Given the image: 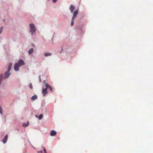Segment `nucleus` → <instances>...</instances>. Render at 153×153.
Listing matches in <instances>:
<instances>
[{"label": "nucleus", "instance_id": "1", "mask_svg": "<svg viewBox=\"0 0 153 153\" xmlns=\"http://www.w3.org/2000/svg\"><path fill=\"white\" fill-rule=\"evenodd\" d=\"M30 32L31 35H33L36 33V29L35 25L31 23L29 25Z\"/></svg>", "mask_w": 153, "mask_h": 153}, {"label": "nucleus", "instance_id": "2", "mask_svg": "<svg viewBox=\"0 0 153 153\" xmlns=\"http://www.w3.org/2000/svg\"><path fill=\"white\" fill-rule=\"evenodd\" d=\"M78 11H79L78 9L76 10L73 13L71 23V26H73L74 25V18L77 17V15L78 14Z\"/></svg>", "mask_w": 153, "mask_h": 153}, {"label": "nucleus", "instance_id": "3", "mask_svg": "<svg viewBox=\"0 0 153 153\" xmlns=\"http://www.w3.org/2000/svg\"><path fill=\"white\" fill-rule=\"evenodd\" d=\"M20 66H22L25 65V63L24 60L21 59H19L18 62H16Z\"/></svg>", "mask_w": 153, "mask_h": 153}, {"label": "nucleus", "instance_id": "4", "mask_svg": "<svg viewBox=\"0 0 153 153\" xmlns=\"http://www.w3.org/2000/svg\"><path fill=\"white\" fill-rule=\"evenodd\" d=\"M19 67H20V66L17 64V63L16 62L15 63L14 67V70L16 71H19Z\"/></svg>", "mask_w": 153, "mask_h": 153}, {"label": "nucleus", "instance_id": "5", "mask_svg": "<svg viewBox=\"0 0 153 153\" xmlns=\"http://www.w3.org/2000/svg\"><path fill=\"white\" fill-rule=\"evenodd\" d=\"M48 89V87L46 86V88H45L43 89L42 90V93L43 94V97L45 96L46 94H47L48 92L47 91V89Z\"/></svg>", "mask_w": 153, "mask_h": 153}, {"label": "nucleus", "instance_id": "6", "mask_svg": "<svg viewBox=\"0 0 153 153\" xmlns=\"http://www.w3.org/2000/svg\"><path fill=\"white\" fill-rule=\"evenodd\" d=\"M8 136L7 135H6L2 140V142L4 144H5L7 142Z\"/></svg>", "mask_w": 153, "mask_h": 153}, {"label": "nucleus", "instance_id": "7", "mask_svg": "<svg viewBox=\"0 0 153 153\" xmlns=\"http://www.w3.org/2000/svg\"><path fill=\"white\" fill-rule=\"evenodd\" d=\"M57 132L54 130H53L51 131L50 133V135L52 136L56 135V134Z\"/></svg>", "mask_w": 153, "mask_h": 153}, {"label": "nucleus", "instance_id": "8", "mask_svg": "<svg viewBox=\"0 0 153 153\" xmlns=\"http://www.w3.org/2000/svg\"><path fill=\"white\" fill-rule=\"evenodd\" d=\"M75 8V6L73 5H71L69 7V10H70L71 13H72L74 11Z\"/></svg>", "mask_w": 153, "mask_h": 153}, {"label": "nucleus", "instance_id": "9", "mask_svg": "<svg viewBox=\"0 0 153 153\" xmlns=\"http://www.w3.org/2000/svg\"><path fill=\"white\" fill-rule=\"evenodd\" d=\"M45 86L46 87V86H47L48 87V88H49L51 90V91L52 92L53 91V88L50 85H48L47 84V83H45Z\"/></svg>", "mask_w": 153, "mask_h": 153}, {"label": "nucleus", "instance_id": "10", "mask_svg": "<svg viewBox=\"0 0 153 153\" xmlns=\"http://www.w3.org/2000/svg\"><path fill=\"white\" fill-rule=\"evenodd\" d=\"M37 98V96L36 95H35L33 96H32L31 97V100H34Z\"/></svg>", "mask_w": 153, "mask_h": 153}, {"label": "nucleus", "instance_id": "11", "mask_svg": "<svg viewBox=\"0 0 153 153\" xmlns=\"http://www.w3.org/2000/svg\"><path fill=\"white\" fill-rule=\"evenodd\" d=\"M29 124V121H28L26 123H24L22 124V126L24 127H27Z\"/></svg>", "mask_w": 153, "mask_h": 153}, {"label": "nucleus", "instance_id": "12", "mask_svg": "<svg viewBox=\"0 0 153 153\" xmlns=\"http://www.w3.org/2000/svg\"><path fill=\"white\" fill-rule=\"evenodd\" d=\"M33 52V48H30L28 51V53L29 54H32Z\"/></svg>", "mask_w": 153, "mask_h": 153}, {"label": "nucleus", "instance_id": "13", "mask_svg": "<svg viewBox=\"0 0 153 153\" xmlns=\"http://www.w3.org/2000/svg\"><path fill=\"white\" fill-rule=\"evenodd\" d=\"M51 55V53H45L44 55L45 56H50Z\"/></svg>", "mask_w": 153, "mask_h": 153}, {"label": "nucleus", "instance_id": "14", "mask_svg": "<svg viewBox=\"0 0 153 153\" xmlns=\"http://www.w3.org/2000/svg\"><path fill=\"white\" fill-rule=\"evenodd\" d=\"M43 117V115L42 114H40L39 117H38V119L39 120H41Z\"/></svg>", "mask_w": 153, "mask_h": 153}, {"label": "nucleus", "instance_id": "15", "mask_svg": "<svg viewBox=\"0 0 153 153\" xmlns=\"http://www.w3.org/2000/svg\"><path fill=\"white\" fill-rule=\"evenodd\" d=\"M0 114H3V111L2 108L1 107V106L0 105Z\"/></svg>", "mask_w": 153, "mask_h": 153}, {"label": "nucleus", "instance_id": "16", "mask_svg": "<svg viewBox=\"0 0 153 153\" xmlns=\"http://www.w3.org/2000/svg\"><path fill=\"white\" fill-rule=\"evenodd\" d=\"M3 28V27L2 26L0 27V34H1V32H2V30Z\"/></svg>", "mask_w": 153, "mask_h": 153}, {"label": "nucleus", "instance_id": "17", "mask_svg": "<svg viewBox=\"0 0 153 153\" xmlns=\"http://www.w3.org/2000/svg\"><path fill=\"white\" fill-rule=\"evenodd\" d=\"M42 148L43 149L44 153H47L46 150L44 147H42Z\"/></svg>", "mask_w": 153, "mask_h": 153}, {"label": "nucleus", "instance_id": "18", "mask_svg": "<svg viewBox=\"0 0 153 153\" xmlns=\"http://www.w3.org/2000/svg\"><path fill=\"white\" fill-rule=\"evenodd\" d=\"M30 88L31 89H32L33 88V86L32 83H30Z\"/></svg>", "mask_w": 153, "mask_h": 153}, {"label": "nucleus", "instance_id": "19", "mask_svg": "<svg viewBox=\"0 0 153 153\" xmlns=\"http://www.w3.org/2000/svg\"><path fill=\"white\" fill-rule=\"evenodd\" d=\"M39 81L40 82H41V76L40 75H39Z\"/></svg>", "mask_w": 153, "mask_h": 153}, {"label": "nucleus", "instance_id": "20", "mask_svg": "<svg viewBox=\"0 0 153 153\" xmlns=\"http://www.w3.org/2000/svg\"><path fill=\"white\" fill-rule=\"evenodd\" d=\"M57 1V0H53V2L54 3H56Z\"/></svg>", "mask_w": 153, "mask_h": 153}, {"label": "nucleus", "instance_id": "21", "mask_svg": "<svg viewBox=\"0 0 153 153\" xmlns=\"http://www.w3.org/2000/svg\"><path fill=\"white\" fill-rule=\"evenodd\" d=\"M31 46H32V47H34V46H35V45H34V44H32L31 45Z\"/></svg>", "mask_w": 153, "mask_h": 153}, {"label": "nucleus", "instance_id": "22", "mask_svg": "<svg viewBox=\"0 0 153 153\" xmlns=\"http://www.w3.org/2000/svg\"><path fill=\"white\" fill-rule=\"evenodd\" d=\"M63 48H62V49H61V51L60 52V53H62V51H63Z\"/></svg>", "mask_w": 153, "mask_h": 153}, {"label": "nucleus", "instance_id": "23", "mask_svg": "<svg viewBox=\"0 0 153 153\" xmlns=\"http://www.w3.org/2000/svg\"><path fill=\"white\" fill-rule=\"evenodd\" d=\"M38 152V153L41 152V153H42V151H40L39 152Z\"/></svg>", "mask_w": 153, "mask_h": 153}, {"label": "nucleus", "instance_id": "24", "mask_svg": "<svg viewBox=\"0 0 153 153\" xmlns=\"http://www.w3.org/2000/svg\"><path fill=\"white\" fill-rule=\"evenodd\" d=\"M82 17H84L85 16V15L84 14H82Z\"/></svg>", "mask_w": 153, "mask_h": 153}, {"label": "nucleus", "instance_id": "25", "mask_svg": "<svg viewBox=\"0 0 153 153\" xmlns=\"http://www.w3.org/2000/svg\"><path fill=\"white\" fill-rule=\"evenodd\" d=\"M35 117H39V116H38V115H35Z\"/></svg>", "mask_w": 153, "mask_h": 153}, {"label": "nucleus", "instance_id": "26", "mask_svg": "<svg viewBox=\"0 0 153 153\" xmlns=\"http://www.w3.org/2000/svg\"><path fill=\"white\" fill-rule=\"evenodd\" d=\"M45 82V80L43 81V83H44Z\"/></svg>", "mask_w": 153, "mask_h": 153}, {"label": "nucleus", "instance_id": "27", "mask_svg": "<svg viewBox=\"0 0 153 153\" xmlns=\"http://www.w3.org/2000/svg\"><path fill=\"white\" fill-rule=\"evenodd\" d=\"M5 19H4L3 20V21L4 22V21H5Z\"/></svg>", "mask_w": 153, "mask_h": 153}, {"label": "nucleus", "instance_id": "28", "mask_svg": "<svg viewBox=\"0 0 153 153\" xmlns=\"http://www.w3.org/2000/svg\"><path fill=\"white\" fill-rule=\"evenodd\" d=\"M24 153H25V152H24Z\"/></svg>", "mask_w": 153, "mask_h": 153}]
</instances>
